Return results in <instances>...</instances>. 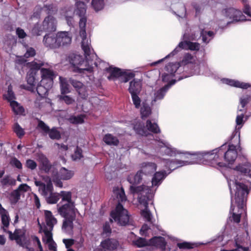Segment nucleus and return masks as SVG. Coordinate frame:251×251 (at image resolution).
Returning <instances> with one entry per match:
<instances>
[{"mask_svg": "<svg viewBox=\"0 0 251 251\" xmlns=\"http://www.w3.org/2000/svg\"><path fill=\"white\" fill-rule=\"evenodd\" d=\"M129 190L131 193L139 195L138 201L141 204L145 207V209L141 211V215L146 221L151 223L152 215L148 210L149 201H151L152 197L151 188L150 187L142 185L138 187L131 186Z\"/></svg>", "mask_w": 251, "mask_h": 251, "instance_id": "f257e3e1", "label": "nucleus"}, {"mask_svg": "<svg viewBox=\"0 0 251 251\" xmlns=\"http://www.w3.org/2000/svg\"><path fill=\"white\" fill-rule=\"evenodd\" d=\"M76 9L75 12L79 18V34L82 37L81 48L86 54L90 53L88 40L86 38V25L87 21L86 14V5L84 1L77 0L75 3Z\"/></svg>", "mask_w": 251, "mask_h": 251, "instance_id": "f03ea898", "label": "nucleus"}, {"mask_svg": "<svg viewBox=\"0 0 251 251\" xmlns=\"http://www.w3.org/2000/svg\"><path fill=\"white\" fill-rule=\"evenodd\" d=\"M90 46V44L89 43ZM90 48V53L86 54L84 52L85 61L84 60L83 57L80 55L75 54H72L69 56V62L70 64L74 68V71L79 73H82L84 72L87 71L91 73L93 71V67L92 66L93 65L92 61L93 58L95 57V54L91 52V49Z\"/></svg>", "mask_w": 251, "mask_h": 251, "instance_id": "7ed1b4c3", "label": "nucleus"}, {"mask_svg": "<svg viewBox=\"0 0 251 251\" xmlns=\"http://www.w3.org/2000/svg\"><path fill=\"white\" fill-rule=\"evenodd\" d=\"M44 65L42 61L37 63L34 61L27 63V66L29 68L26 77L27 85H21L22 88L31 92H35V86L39 81L38 73Z\"/></svg>", "mask_w": 251, "mask_h": 251, "instance_id": "20e7f679", "label": "nucleus"}, {"mask_svg": "<svg viewBox=\"0 0 251 251\" xmlns=\"http://www.w3.org/2000/svg\"><path fill=\"white\" fill-rule=\"evenodd\" d=\"M48 181L45 184L41 181L35 180L34 183L38 187V191L46 199L49 204H55L59 200V193L53 192V187L51 178L48 177Z\"/></svg>", "mask_w": 251, "mask_h": 251, "instance_id": "39448f33", "label": "nucleus"}, {"mask_svg": "<svg viewBox=\"0 0 251 251\" xmlns=\"http://www.w3.org/2000/svg\"><path fill=\"white\" fill-rule=\"evenodd\" d=\"M110 216L120 226H126L132 224L128 211L120 202L117 204L115 209L111 212Z\"/></svg>", "mask_w": 251, "mask_h": 251, "instance_id": "423d86ee", "label": "nucleus"}, {"mask_svg": "<svg viewBox=\"0 0 251 251\" xmlns=\"http://www.w3.org/2000/svg\"><path fill=\"white\" fill-rule=\"evenodd\" d=\"M234 184L236 188L234 194L235 203L239 209H243L247 201L249 190L247 185L237 179L235 180Z\"/></svg>", "mask_w": 251, "mask_h": 251, "instance_id": "0eeeda50", "label": "nucleus"}, {"mask_svg": "<svg viewBox=\"0 0 251 251\" xmlns=\"http://www.w3.org/2000/svg\"><path fill=\"white\" fill-rule=\"evenodd\" d=\"M224 147L223 145L219 148L215 149L210 152H204L203 157L209 161L212 165H217L220 167H226L225 163L221 162L223 158H224Z\"/></svg>", "mask_w": 251, "mask_h": 251, "instance_id": "6e6552de", "label": "nucleus"}, {"mask_svg": "<svg viewBox=\"0 0 251 251\" xmlns=\"http://www.w3.org/2000/svg\"><path fill=\"white\" fill-rule=\"evenodd\" d=\"M73 171L69 170L65 167H61L59 172H53L51 174V181L58 187L62 188L63 183L62 180H67L70 179L74 176Z\"/></svg>", "mask_w": 251, "mask_h": 251, "instance_id": "1a4fd4ad", "label": "nucleus"}, {"mask_svg": "<svg viewBox=\"0 0 251 251\" xmlns=\"http://www.w3.org/2000/svg\"><path fill=\"white\" fill-rule=\"evenodd\" d=\"M222 13L226 18L231 20L228 24L245 20L242 11L232 7L223 9Z\"/></svg>", "mask_w": 251, "mask_h": 251, "instance_id": "9d476101", "label": "nucleus"}, {"mask_svg": "<svg viewBox=\"0 0 251 251\" xmlns=\"http://www.w3.org/2000/svg\"><path fill=\"white\" fill-rule=\"evenodd\" d=\"M37 128L41 129L44 133L48 134L49 137L52 140H58L61 138L60 132L58 130L57 127L54 126L50 128L43 121H38Z\"/></svg>", "mask_w": 251, "mask_h": 251, "instance_id": "9b49d317", "label": "nucleus"}, {"mask_svg": "<svg viewBox=\"0 0 251 251\" xmlns=\"http://www.w3.org/2000/svg\"><path fill=\"white\" fill-rule=\"evenodd\" d=\"M224 145V160L228 164H232L237 157L236 147L233 144H229L227 150L226 151L227 146L226 144Z\"/></svg>", "mask_w": 251, "mask_h": 251, "instance_id": "f8f14e48", "label": "nucleus"}, {"mask_svg": "<svg viewBox=\"0 0 251 251\" xmlns=\"http://www.w3.org/2000/svg\"><path fill=\"white\" fill-rule=\"evenodd\" d=\"M41 75L42 80L41 83L44 84L46 83L48 87H50L53 83V80L55 75L53 71L50 69L40 68Z\"/></svg>", "mask_w": 251, "mask_h": 251, "instance_id": "ddd939ff", "label": "nucleus"}, {"mask_svg": "<svg viewBox=\"0 0 251 251\" xmlns=\"http://www.w3.org/2000/svg\"><path fill=\"white\" fill-rule=\"evenodd\" d=\"M57 21L51 15H48L43 22L42 30L44 31L53 32L56 30Z\"/></svg>", "mask_w": 251, "mask_h": 251, "instance_id": "4468645a", "label": "nucleus"}, {"mask_svg": "<svg viewBox=\"0 0 251 251\" xmlns=\"http://www.w3.org/2000/svg\"><path fill=\"white\" fill-rule=\"evenodd\" d=\"M43 43L45 47L49 49H58L56 34H46L44 37Z\"/></svg>", "mask_w": 251, "mask_h": 251, "instance_id": "2eb2a0df", "label": "nucleus"}, {"mask_svg": "<svg viewBox=\"0 0 251 251\" xmlns=\"http://www.w3.org/2000/svg\"><path fill=\"white\" fill-rule=\"evenodd\" d=\"M58 211L63 217L75 216L74 203H66L59 207Z\"/></svg>", "mask_w": 251, "mask_h": 251, "instance_id": "dca6fc26", "label": "nucleus"}, {"mask_svg": "<svg viewBox=\"0 0 251 251\" xmlns=\"http://www.w3.org/2000/svg\"><path fill=\"white\" fill-rule=\"evenodd\" d=\"M58 48L70 45L72 42V37L68 32L60 31L56 33Z\"/></svg>", "mask_w": 251, "mask_h": 251, "instance_id": "f3484780", "label": "nucleus"}, {"mask_svg": "<svg viewBox=\"0 0 251 251\" xmlns=\"http://www.w3.org/2000/svg\"><path fill=\"white\" fill-rule=\"evenodd\" d=\"M39 169L46 174H49L52 165L45 155L42 153L39 155Z\"/></svg>", "mask_w": 251, "mask_h": 251, "instance_id": "a211bd4d", "label": "nucleus"}, {"mask_svg": "<svg viewBox=\"0 0 251 251\" xmlns=\"http://www.w3.org/2000/svg\"><path fill=\"white\" fill-rule=\"evenodd\" d=\"M149 245L154 246L165 251L167 242L165 239L162 236H154L149 240Z\"/></svg>", "mask_w": 251, "mask_h": 251, "instance_id": "6ab92c4d", "label": "nucleus"}, {"mask_svg": "<svg viewBox=\"0 0 251 251\" xmlns=\"http://www.w3.org/2000/svg\"><path fill=\"white\" fill-rule=\"evenodd\" d=\"M119 246V242L113 238H107L100 243L101 247L107 251H113L117 249Z\"/></svg>", "mask_w": 251, "mask_h": 251, "instance_id": "aec40b11", "label": "nucleus"}, {"mask_svg": "<svg viewBox=\"0 0 251 251\" xmlns=\"http://www.w3.org/2000/svg\"><path fill=\"white\" fill-rule=\"evenodd\" d=\"M188 164H189V163L187 161L179 160L177 159H168L166 160L165 163V167L171 171L169 172V173H170L173 170Z\"/></svg>", "mask_w": 251, "mask_h": 251, "instance_id": "412c9836", "label": "nucleus"}, {"mask_svg": "<svg viewBox=\"0 0 251 251\" xmlns=\"http://www.w3.org/2000/svg\"><path fill=\"white\" fill-rule=\"evenodd\" d=\"M153 174L154 175L152 178L151 184L152 186H159L167 176L165 171L156 172Z\"/></svg>", "mask_w": 251, "mask_h": 251, "instance_id": "4be33fe9", "label": "nucleus"}, {"mask_svg": "<svg viewBox=\"0 0 251 251\" xmlns=\"http://www.w3.org/2000/svg\"><path fill=\"white\" fill-rule=\"evenodd\" d=\"M157 165L152 162H146L142 164V170L141 171L145 175H151L156 171Z\"/></svg>", "mask_w": 251, "mask_h": 251, "instance_id": "5701e85b", "label": "nucleus"}, {"mask_svg": "<svg viewBox=\"0 0 251 251\" xmlns=\"http://www.w3.org/2000/svg\"><path fill=\"white\" fill-rule=\"evenodd\" d=\"M105 71L110 73V75L107 77L108 80H111L114 78L121 77L123 75V72L120 69L117 67L110 66L106 68Z\"/></svg>", "mask_w": 251, "mask_h": 251, "instance_id": "b1692460", "label": "nucleus"}, {"mask_svg": "<svg viewBox=\"0 0 251 251\" xmlns=\"http://www.w3.org/2000/svg\"><path fill=\"white\" fill-rule=\"evenodd\" d=\"M142 89L141 81L134 79L129 83L128 90L130 94L140 93Z\"/></svg>", "mask_w": 251, "mask_h": 251, "instance_id": "393cba45", "label": "nucleus"}, {"mask_svg": "<svg viewBox=\"0 0 251 251\" xmlns=\"http://www.w3.org/2000/svg\"><path fill=\"white\" fill-rule=\"evenodd\" d=\"M143 172L139 170L138 171L135 175H130L127 178L128 181L132 184L130 186H134V185H137L140 183L143 178Z\"/></svg>", "mask_w": 251, "mask_h": 251, "instance_id": "a878e982", "label": "nucleus"}, {"mask_svg": "<svg viewBox=\"0 0 251 251\" xmlns=\"http://www.w3.org/2000/svg\"><path fill=\"white\" fill-rule=\"evenodd\" d=\"M103 141L109 146H117L119 144V140L117 137L110 133H107L104 135Z\"/></svg>", "mask_w": 251, "mask_h": 251, "instance_id": "bb28decb", "label": "nucleus"}, {"mask_svg": "<svg viewBox=\"0 0 251 251\" xmlns=\"http://www.w3.org/2000/svg\"><path fill=\"white\" fill-rule=\"evenodd\" d=\"M46 224L51 230L52 229L54 225L57 223L56 219L53 217L51 211L46 210L45 211Z\"/></svg>", "mask_w": 251, "mask_h": 251, "instance_id": "cd10ccee", "label": "nucleus"}, {"mask_svg": "<svg viewBox=\"0 0 251 251\" xmlns=\"http://www.w3.org/2000/svg\"><path fill=\"white\" fill-rule=\"evenodd\" d=\"M5 233L9 235V238L10 240H17L19 238H22L25 235V232L22 231L21 229H15L14 233L10 230H7Z\"/></svg>", "mask_w": 251, "mask_h": 251, "instance_id": "c85d7f7f", "label": "nucleus"}, {"mask_svg": "<svg viewBox=\"0 0 251 251\" xmlns=\"http://www.w3.org/2000/svg\"><path fill=\"white\" fill-rule=\"evenodd\" d=\"M1 215V221L2 226H1L0 228L3 230V232H5L8 230H7V228L9 226L10 222V218L7 214V212L5 211V212H2L0 213Z\"/></svg>", "mask_w": 251, "mask_h": 251, "instance_id": "c756f323", "label": "nucleus"}, {"mask_svg": "<svg viewBox=\"0 0 251 251\" xmlns=\"http://www.w3.org/2000/svg\"><path fill=\"white\" fill-rule=\"evenodd\" d=\"M10 105L15 114L23 115L25 113L24 108L23 106H21L17 101L13 100L11 101Z\"/></svg>", "mask_w": 251, "mask_h": 251, "instance_id": "7c9ffc66", "label": "nucleus"}, {"mask_svg": "<svg viewBox=\"0 0 251 251\" xmlns=\"http://www.w3.org/2000/svg\"><path fill=\"white\" fill-rule=\"evenodd\" d=\"M146 127L147 129L155 134L160 133V129L156 123H152L150 120H148L146 122Z\"/></svg>", "mask_w": 251, "mask_h": 251, "instance_id": "2f4dec72", "label": "nucleus"}, {"mask_svg": "<svg viewBox=\"0 0 251 251\" xmlns=\"http://www.w3.org/2000/svg\"><path fill=\"white\" fill-rule=\"evenodd\" d=\"M75 218V216L64 217L65 220L63 223L62 228L67 229L68 228L70 230H72L74 228L73 221Z\"/></svg>", "mask_w": 251, "mask_h": 251, "instance_id": "473e14b6", "label": "nucleus"}, {"mask_svg": "<svg viewBox=\"0 0 251 251\" xmlns=\"http://www.w3.org/2000/svg\"><path fill=\"white\" fill-rule=\"evenodd\" d=\"M0 183L2 186L7 185L15 186L16 184V180L10 175H6L0 180Z\"/></svg>", "mask_w": 251, "mask_h": 251, "instance_id": "72a5a7b5", "label": "nucleus"}, {"mask_svg": "<svg viewBox=\"0 0 251 251\" xmlns=\"http://www.w3.org/2000/svg\"><path fill=\"white\" fill-rule=\"evenodd\" d=\"M13 130L19 139H22L25 134L24 129L18 123L13 125Z\"/></svg>", "mask_w": 251, "mask_h": 251, "instance_id": "f704fd0d", "label": "nucleus"}, {"mask_svg": "<svg viewBox=\"0 0 251 251\" xmlns=\"http://www.w3.org/2000/svg\"><path fill=\"white\" fill-rule=\"evenodd\" d=\"M179 64L177 63H170L166 66V71L172 76H174L178 69Z\"/></svg>", "mask_w": 251, "mask_h": 251, "instance_id": "c9c22d12", "label": "nucleus"}, {"mask_svg": "<svg viewBox=\"0 0 251 251\" xmlns=\"http://www.w3.org/2000/svg\"><path fill=\"white\" fill-rule=\"evenodd\" d=\"M133 129L136 133L142 136H147V131L145 129L144 125L140 123L134 125Z\"/></svg>", "mask_w": 251, "mask_h": 251, "instance_id": "e433bc0d", "label": "nucleus"}, {"mask_svg": "<svg viewBox=\"0 0 251 251\" xmlns=\"http://www.w3.org/2000/svg\"><path fill=\"white\" fill-rule=\"evenodd\" d=\"M167 87L168 85H165L156 91L154 94V98L156 100H160L163 99L166 92L168 90Z\"/></svg>", "mask_w": 251, "mask_h": 251, "instance_id": "4c0bfd02", "label": "nucleus"}, {"mask_svg": "<svg viewBox=\"0 0 251 251\" xmlns=\"http://www.w3.org/2000/svg\"><path fill=\"white\" fill-rule=\"evenodd\" d=\"M59 198H62V201H67V203H74L72 200V193L71 192H66L61 191L59 193Z\"/></svg>", "mask_w": 251, "mask_h": 251, "instance_id": "58836bf2", "label": "nucleus"}, {"mask_svg": "<svg viewBox=\"0 0 251 251\" xmlns=\"http://www.w3.org/2000/svg\"><path fill=\"white\" fill-rule=\"evenodd\" d=\"M235 206L233 204L232 197H231V205L230 208L229 212L232 213V218L234 222L236 223H239L241 220V214H236L233 211L234 210Z\"/></svg>", "mask_w": 251, "mask_h": 251, "instance_id": "ea45409f", "label": "nucleus"}, {"mask_svg": "<svg viewBox=\"0 0 251 251\" xmlns=\"http://www.w3.org/2000/svg\"><path fill=\"white\" fill-rule=\"evenodd\" d=\"M60 79L61 94L64 95L69 93L70 91L69 89V85L68 83L67 80L66 78H62L61 77H60Z\"/></svg>", "mask_w": 251, "mask_h": 251, "instance_id": "a19ab883", "label": "nucleus"}, {"mask_svg": "<svg viewBox=\"0 0 251 251\" xmlns=\"http://www.w3.org/2000/svg\"><path fill=\"white\" fill-rule=\"evenodd\" d=\"M251 100V96L249 95L243 96L240 99V103L241 105V108H238L239 111H243L246 105Z\"/></svg>", "mask_w": 251, "mask_h": 251, "instance_id": "79ce46f5", "label": "nucleus"}, {"mask_svg": "<svg viewBox=\"0 0 251 251\" xmlns=\"http://www.w3.org/2000/svg\"><path fill=\"white\" fill-rule=\"evenodd\" d=\"M151 108L150 106L147 104H144L141 108L142 118L143 119L144 118H147L151 114Z\"/></svg>", "mask_w": 251, "mask_h": 251, "instance_id": "37998d69", "label": "nucleus"}, {"mask_svg": "<svg viewBox=\"0 0 251 251\" xmlns=\"http://www.w3.org/2000/svg\"><path fill=\"white\" fill-rule=\"evenodd\" d=\"M104 5L103 0H92V5L96 11L101 10Z\"/></svg>", "mask_w": 251, "mask_h": 251, "instance_id": "c03bdc74", "label": "nucleus"}, {"mask_svg": "<svg viewBox=\"0 0 251 251\" xmlns=\"http://www.w3.org/2000/svg\"><path fill=\"white\" fill-rule=\"evenodd\" d=\"M41 83L40 85H38L36 87L35 86V89L39 95L41 97H44L46 96L48 93V88L43 86Z\"/></svg>", "mask_w": 251, "mask_h": 251, "instance_id": "a18cd8bd", "label": "nucleus"}, {"mask_svg": "<svg viewBox=\"0 0 251 251\" xmlns=\"http://www.w3.org/2000/svg\"><path fill=\"white\" fill-rule=\"evenodd\" d=\"M193 59L194 57L191 54L189 53H185L184 55L182 60L180 61V64L182 65H186L189 63H192Z\"/></svg>", "mask_w": 251, "mask_h": 251, "instance_id": "49530a36", "label": "nucleus"}, {"mask_svg": "<svg viewBox=\"0 0 251 251\" xmlns=\"http://www.w3.org/2000/svg\"><path fill=\"white\" fill-rule=\"evenodd\" d=\"M11 202L12 203L16 204L20 199L21 194L16 189L13 191L10 194Z\"/></svg>", "mask_w": 251, "mask_h": 251, "instance_id": "de8ad7c7", "label": "nucleus"}, {"mask_svg": "<svg viewBox=\"0 0 251 251\" xmlns=\"http://www.w3.org/2000/svg\"><path fill=\"white\" fill-rule=\"evenodd\" d=\"M135 76V74L131 72H123V75L121 76L122 81L127 82L132 79Z\"/></svg>", "mask_w": 251, "mask_h": 251, "instance_id": "09e8293b", "label": "nucleus"}, {"mask_svg": "<svg viewBox=\"0 0 251 251\" xmlns=\"http://www.w3.org/2000/svg\"><path fill=\"white\" fill-rule=\"evenodd\" d=\"M70 121L73 124H80L84 122V116L82 115L77 116H72L70 118Z\"/></svg>", "mask_w": 251, "mask_h": 251, "instance_id": "8fccbe9b", "label": "nucleus"}, {"mask_svg": "<svg viewBox=\"0 0 251 251\" xmlns=\"http://www.w3.org/2000/svg\"><path fill=\"white\" fill-rule=\"evenodd\" d=\"M133 103L136 108H139L141 105V100L139 97V93L130 94Z\"/></svg>", "mask_w": 251, "mask_h": 251, "instance_id": "3c124183", "label": "nucleus"}, {"mask_svg": "<svg viewBox=\"0 0 251 251\" xmlns=\"http://www.w3.org/2000/svg\"><path fill=\"white\" fill-rule=\"evenodd\" d=\"M69 82L76 89L77 91L79 90V89H81L83 86L84 85L82 82H81L79 81H78L77 80L73 79L72 78H70L69 79Z\"/></svg>", "mask_w": 251, "mask_h": 251, "instance_id": "603ef678", "label": "nucleus"}, {"mask_svg": "<svg viewBox=\"0 0 251 251\" xmlns=\"http://www.w3.org/2000/svg\"><path fill=\"white\" fill-rule=\"evenodd\" d=\"M134 244L138 247L141 248L149 245V242L145 238L139 237L136 240L134 241Z\"/></svg>", "mask_w": 251, "mask_h": 251, "instance_id": "864d4df0", "label": "nucleus"}, {"mask_svg": "<svg viewBox=\"0 0 251 251\" xmlns=\"http://www.w3.org/2000/svg\"><path fill=\"white\" fill-rule=\"evenodd\" d=\"M83 157L82 150L81 148L77 147L75 151L74 154L72 155L73 160L80 159Z\"/></svg>", "mask_w": 251, "mask_h": 251, "instance_id": "5fc2aeb1", "label": "nucleus"}, {"mask_svg": "<svg viewBox=\"0 0 251 251\" xmlns=\"http://www.w3.org/2000/svg\"><path fill=\"white\" fill-rule=\"evenodd\" d=\"M200 49V44L197 42L188 41L187 49L193 51H198Z\"/></svg>", "mask_w": 251, "mask_h": 251, "instance_id": "6e6d98bb", "label": "nucleus"}, {"mask_svg": "<svg viewBox=\"0 0 251 251\" xmlns=\"http://www.w3.org/2000/svg\"><path fill=\"white\" fill-rule=\"evenodd\" d=\"M10 164L12 166L15 167L18 169H22L23 168L22 164L19 160L16 157H12L10 161Z\"/></svg>", "mask_w": 251, "mask_h": 251, "instance_id": "4d7b16f0", "label": "nucleus"}, {"mask_svg": "<svg viewBox=\"0 0 251 251\" xmlns=\"http://www.w3.org/2000/svg\"><path fill=\"white\" fill-rule=\"evenodd\" d=\"M25 166L31 170H34L37 168V164L34 160L28 159L26 161Z\"/></svg>", "mask_w": 251, "mask_h": 251, "instance_id": "13d9d810", "label": "nucleus"}, {"mask_svg": "<svg viewBox=\"0 0 251 251\" xmlns=\"http://www.w3.org/2000/svg\"><path fill=\"white\" fill-rule=\"evenodd\" d=\"M16 99L15 94L12 90L10 86H8L7 96L5 97V99L7 100L10 103L11 101L14 100Z\"/></svg>", "mask_w": 251, "mask_h": 251, "instance_id": "bf43d9fd", "label": "nucleus"}, {"mask_svg": "<svg viewBox=\"0 0 251 251\" xmlns=\"http://www.w3.org/2000/svg\"><path fill=\"white\" fill-rule=\"evenodd\" d=\"M233 86L243 89H247L251 87V85L249 83L241 82L238 80H234Z\"/></svg>", "mask_w": 251, "mask_h": 251, "instance_id": "052dcab7", "label": "nucleus"}, {"mask_svg": "<svg viewBox=\"0 0 251 251\" xmlns=\"http://www.w3.org/2000/svg\"><path fill=\"white\" fill-rule=\"evenodd\" d=\"M235 170L244 175L249 173L250 171L249 168H246L245 165L243 164H239L236 166Z\"/></svg>", "mask_w": 251, "mask_h": 251, "instance_id": "680f3d73", "label": "nucleus"}, {"mask_svg": "<svg viewBox=\"0 0 251 251\" xmlns=\"http://www.w3.org/2000/svg\"><path fill=\"white\" fill-rule=\"evenodd\" d=\"M59 99L68 105L72 104L75 101V100L72 98L67 95L60 96Z\"/></svg>", "mask_w": 251, "mask_h": 251, "instance_id": "e2e57ef3", "label": "nucleus"}, {"mask_svg": "<svg viewBox=\"0 0 251 251\" xmlns=\"http://www.w3.org/2000/svg\"><path fill=\"white\" fill-rule=\"evenodd\" d=\"M177 247L180 249H190L193 248V245L188 242L177 243Z\"/></svg>", "mask_w": 251, "mask_h": 251, "instance_id": "0e129e2a", "label": "nucleus"}, {"mask_svg": "<svg viewBox=\"0 0 251 251\" xmlns=\"http://www.w3.org/2000/svg\"><path fill=\"white\" fill-rule=\"evenodd\" d=\"M44 233L47 238L46 243H50L53 242L52 234L51 231L48 230V229H44Z\"/></svg>", "mask_w": 251, "mask_h": 251, "instance_id": "69168bd1", "label": "nucleus"}, {"mask_svg": "<svg viewBox=\"0 0 251 251\" xmlns=\"http://www.w3.org/2000/svg\"><path fill=\"white\" fill-rule=\"evenodd\" d=\"M36 54V51L33 48H29L27 49L24 56L26 58L34 56Z\"/></svg>", "mask_w": 251, "mask_h": 251, "instance_id": "338daca9", "label": "nucleus"}, {"mask_svg": "<svg viewBox=\"0 0 251 251\" xmlns=\"http://www.w3.org/2000/svg\"><path fill=\"white\" fill-rule=\"evenodd\" d=\"M162 152H164V154L170 156H172L176 154L175 151L170 148L165 147L162 150Z\"/></svg>", "mask_w": 251, "mask_h": 251, "instance_id": "774afa93", "label": "nucleus"}]
</instances>
